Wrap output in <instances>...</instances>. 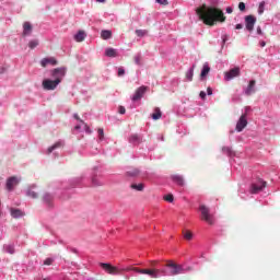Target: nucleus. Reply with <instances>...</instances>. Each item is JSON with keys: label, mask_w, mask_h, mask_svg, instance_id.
Listing matches in <instances>:
<instances>
[{"label": "nucleus", "mask_w": 280, "mask_h": 280, "mask_svg": "<svg viewBox=\"0 0 280 280\" xmlns=\"http://www.w3.org/2000/svg\"><path fill=\"white\" fill-rule=\"evenodd\" d=\"M101 268H103V270H105L107 275H121L122 272H130V270H132L133 272H138V275H148L149 277H151V279H159L160 277L167 276V271L159 268H152V269H141L137 267L118 268L116 266H113L106 262H101Z\"/></svg>", "instance_id": "nucleus-1"}, {"label": "nucleus", "mask_w": 280, "mask_h": 280, "mask_svg": "<svg viewBox=\"0 0 280 280\" xmlns=\"http://www.w3.org/2000/svg\"><path fill=\"white\" fill-rule=\"evenodd\" d=\"M196 13L199 16V21H202L205 25H209L210 27H213L215 23H224V21H226L224 12L215 7H207V4H202L196 9Z\"/></svg>", "instance_id": "nucleus-2"}, {"label": "nucleus", "mask_w": 280, "mask_h": 280, "mask_svg": "<svg viewBox=\"0 0 280 280\" xmlns=\"http://www.w3.org/2000/svg\"><path fill=\"white\" fill-rule=\"evenodd\" d=\"M165 268H168V276L176 277L177 275H185V267L183 265H178L172 260H170Z\"/></svg>", "instance_id": "nucleus-3"}, {"label": "nucleus", "mask_w": 280, "mask_h": 280, "mask_svg": "<svg viewBox=\"0 0 280 280\" xmlns=\"http://www.w3.org/2000/svg\"><path fill=\"white\" fill-rule=\"evenodd\" d=\"M58 84H60V80L46 79L43 81L42 86L45 91H55V89L58 88Z\"/></svg>", "instance_id": "nucleus-4"}, {"label": "nucleus", "mask_w": 280, "mask_h": 280, "mask_svg": "<svg viewBox=\"0 0 280 280\" xmlns=\"http://www.w3.org/2000/svg\"><path fill=\"white\" fill-rule=\"evenodd\" d=\"M240 67L232 68L229 71L224 72V79L226 80V82H230V80H233L234 78H240Z\"/></svg>", "instance_id": "nucleus-5"}, {"label": "nucleus", "mask_w": 280, "mask_h": 280, "mask_svg": "<svg viewBox=\"0 0 280 280\" xmlns=\"http://www.w3.org/2000/svg\"><path fill=\"white\" fill-rule=\"evenodd\" d=\"M51 75L52 78H55V80H59V84H60V82H62V78L67 75V68L66 67L56 68L51 71Z\"/></svg>", "instance_id": "nucleus-6"}, {"label": "nucleus", "mask_w": 280, "mask_h": 280, "mask_svg": "<svg viewBox=\"0 0 280 280\" xmlns=\"http://www.w3.org/2000/svg\"><path fill=\"white\" fill-rule=\"evenodd\" d=\"M199 210L201 211V219L208 224H213V217L209 213V208L200 206Z\"/></svg>", "instance_id": "nucleus-7"}, {"label": "nucleus", "mask_w": 280, "mask_h": 280, "mask_svg": "<svg viewBox=\"0 0 280 280\" xmlns=\"http://www.w3.org/2000/svg\"><path fill=\"white\" fill-rule=\"evenodd\" d=\"M255 23H257V18H255V15L245 16V27L247 32H253V30H255Z\"/></svg>", "instance_id": "nucleus-8"}, {"label": "nucleus", "mask_w": 280, "mask_h": 280, "mask_svg": "<svg viewBox=\"0 0 280 280\" xmlns=\"http://www.w3.org/2000/svg\"><path fill=\"white\" fill-rule=\"evenodd\" d=\"M19 183H21V179L19 177L11 176L7 179L5 187L9 191H14V188L16 187V185H19Z\"/></svg>", "instance_id": "nucleus-9"}, {"label": "nucleus", "mask_w": 280, "mask_h": 280, "mask_svg": "<svg viewBox=\"0 0 280 280\" xmlns=\"http://www.w3.org/2000/svg\"><path fill=\"white\" fill-rule=\"evenodd\" d=\"M267 183L259 179L257 183L252 184L250 186V194H259V191H262V189H266Z\"/></svg>", "instance_id": "nucleus-10"}, {"label": "nucleus", "mask_w": 280, "mask_h": 280, "mask_svg": "<svg viewBox=\"0 0 280 280\" xmlns=\"http://www.w3.org/2000/svg\"><path fill=\"white\" fill-rule=\"evenodd\" d=\"M148 86L142 85L140 88H138L133 94V96L131 97L132 102H139V100H141V97H143V95H145L147 91H148Z\"/></svg>", "instance_id": "nucleus-11"}, {"label": "nucleus", "mask_w": 280, "mask_h": 280, "mask_svg": "<svg viewBox=\"0 0 280 280\" xmlns=\"http://www.w3.org/2000/svg\"><path fill=\"white\" fill-rule=\"evenodd\" d=\"M246 126H248V120L246 119V114H243L236 124V131L242 132Z\"/></svg>", "instance_id": "nucleus-12"}, {"label": "nucleus", "mask_w": 280, "mask_h": 280, "mask_svg": "<svg viewBox=\"0 0 280 280\" xmlns=\"http://www.w3.org/2000/svg\"><path fill=\"white\" fill-rule=\"evenodd\" d=\"M42 67H47V65H52V67H56V65H58V60H56V58L50 57V58H44L40 61Z\"/></svg>", "instance_id": "nucleus-13"}, {"label": "nucleus", "mask_w": 280, "mask_h": 280, "mask_svg": "<svg viewBox=\"0 0 280 280\" xmlns=\"http://www.w3.org/2000/svg\"><path fill=\"white\" fill-rule=\"evenodd\" d=\"M255 84H257V81L255 80L249 81V84L245 90L246 95H253V93H255Z\"/></svg>", "instance_id": "nucleus-14"}, {"label": "nucleus", "mask_w": 280, "mask_h": 280, "mask_svg": "<svg viewBox=\"0 0 280 280\" xmlns=\"http://www.w3.org/2000/svg\"><path fill=\"white\" fill-rule=\"evenodd\" d=\"M30 34H32V24L30 22H24L23 36H30Z\"/></svg>", "instance_id": "nucleus-15"}, {"label": "nucleus", "mask_w": 280, "mask_h": 280, "mask_svg": "<svg viewBox=\"0 0 280 280\" xmlns=\"http://www.w3.org/2000/svg\"><path fill=\"white\" fill-rule=\"evenodd\" d=\"M172 180H173V183H176L180 187H183L185 185V180L183 179V176H180V175H173Z\"/></svg>", "instance_id": "nucleus-16"}, {"label": "nucleus", "mask_w": 280, "mask_h": 280, "mask_svg": "<svg viewBox=\"0 0 280 280\" xmlns=\"http://www.w3.org/2000/svg\"><path fill=\"white\" fill-rule=\"evenodd\" d=\"M84 38H86V33H84V31H79L78 34L74 35L77 43H82Z\"/></svg>", "instance_id": "nucleus-17"}, {"label": "nucleus", "mask_w": 280, "mask_h": 280, "mask_svg": "<svg viewBox=\"0 0 280 280\" xmlns=\"http://www.w3.org/2000/svg\"><path fill=\"white\" fill-rule=\"evenodd\" d=\"M162 116H163V113L161 112V108H159V107H155L154 113L151 115L152 119H154L155 121L161 119Z\"/></svg>", "instance_id": "nucleus-18"}, {"label": "nucleus", "mask_w": 280, "mask_h": 280, "mask_svg": "<svg viewBox=\"0 0 280 280\" xmlns=\"http://www.w3.org/2000/svg\"><path fill=\"white\" fill-rule=\"evenodd\" d=\"M11 215L12 218H23V211H21V209H14V208H11Z\"/></svg>", "instance_id": "nucleus-19"}, {"label": "nucleus", "mask_w": 280, "mask_h": 280, "mask_svg": "<svg viewBox=\"0 0 280 280\" xmlns=\"http://www.w3.org/2000/svg\"><path fill=\"white\" fill-rule=\"evenodd\" d=\"M105 56H107L108 58H116L117 57V50H115V48H107L105 50Z\"/></svg>", "instance_id": "nucleus-20"}, {"label": "nucleus", "mask_w": 280, "mask_h": 280, "mask_svg": "<svg viewBox=\"0 0 280 280\" xmlns=\"http://www.w3.org/2000/svg\"><path fill=\"white\" fill-rule=\"evenodd\" d=\"M101 38H103V40H108L109 38H113V32L102 31L101 32Z\"/></svg>", "instance_id": "nucleus-21"}, {"label": "nucleus", "mask_w": 280, "mask_h": 280, "mask_svg": "<svg viewBox=\"0 0 280 280\" xmlns=\"http://www.w3.org/2000/svg\"><path fill=\"white\" fill-rule=\"evenodd\" d=\"M209 71H211L209 63H205L200 73L201 78H207V75H209Z\"/></svg>", "instance_id": "nucleus-22"}, {"label": "nucleus", "mask_w": 280, "mask_h": 280, "mask_svg": "<svg viewBox=\"0 0 280 280\" xmlns=\"http://www.w3.org/2000/svg\"><path fill=\"white\" fill-rule=\"evenodd\" d=\"M183 236L186 238L188 242L194 238V234L189 230H184L183 231Z\"/></svg>", "instance_id": "nucleus-23"}, {"label": "nucleus", "mask_w": 280, "mask_h": 280, "mask_svg": "<svg viewBox=\"0 0 280 280\" xmlns=\"http://www.w3.org/2000/svg\"><path fill=\"white\" fill-rule=\"evenodd\" d=\"M62 147V142H57L55 143L54 145L49 147L47 149V154H51V152L58 148H61Z\"/></svg>", "instance_id": "nucleus-24"}, {"label": "nucleus", "mask_w": 280, "mask_h": 280, "mask_svg": "<svg viewBox=\"0 0 280 280\" xmlns=\"http://www.w3.org/2000/svg\"><path fill=\"white\" fill-rule=\"evenodd\" d=\"M130 143H141V138L139 137V135H132L129 138Z\"/></svg>", "instance_id": "nucleus-25"}, {"label": "nucleus", "mask_w": 280, "mask_h": 280, "mask_svg": "<svg viewBox=\"0 0 280 280\" xmlns=\"http://www.w3.org/2000/svg\"><path fill=\"white\" fill-rule=\"evenodd\" d=\"M144 187L143 184H131V189H136V191H143Z\"/></svg>", "instance_id": "nucleus-26"}, {"label": "nucleus", "mask_w": 280, "mask_h": 280, "mask_svg": "<svg viewBox=\"0 0 280 280\" xmlns=\"http://www.w3.org/2000/svg\"><path fill=\"white\" fill-rule=\"evenodd\" d=\"M186 79L188 82H191V80H194V68H190L187 72H186Z\"/></svg>", "instance_id": "nucleus-27"}, {"label": "nucleus", "mask_w": 280, "mask_h": 280, "mask_svg": "<svg viewBox=\"0 0 280 280\" xmlns=\"http://www.w3.org/2000/svg\"><path fill=\"white\" fill-rule=\"evenodd\" d=\"M30 49H36L38 47V39H33L28 43Z\"/></svg>", "instance_id": "nucleus-28"}, {"label": "nucleus", "mask_w": 280, "mask_h": 280, "mask_svg": "<svg viewBox=\"0 0 280 280\" xmlns=\"http://www.w3.org/2000/svg\"><path fill=\"white\" fill-rule=\"evenodd\" d=\"M54 200V197H51V195L46 194L44 196V202H46V205H51V201Z\"/></svg>", "instance_id": "nucleus-29"}, {"label": "nucleus", "mask_w": 280, "mask_h": 280, "mask_svg": "<svg viewBox=\"0 0 280 280\" xmlns=\"http://www.w3.org/2000/svg\"><path fill=\"white\" fill-rule=\"evenodd\" d=\"M4 250L5 253H9V255H14V245H7Z\"/></svg>", "instance_id": "nucleus-30"}, {"label": "nucleus", "mask_w": 280, "mask_h": 280, "mask_svg": "<svg viewBox=\"0 0 280 280\" xmlns=\"http://www.w3.org/2000/svg\"><path fill=\"white\" fill-rule=\"evenodd\" d=\"M266 10V2L262 1L259 3V7H258V14H264V11Z\"/></svg>", "instance_id": "nucleus-31"}, {"label": "nucleus", "mask_w": 280, "mask_h": 280, "mask_svg": "<svg viewBox=\"0 0 280 280\" xmlns=\"http://www.w3.org/2000/svg\"><path fill=\"white\" fill-rule=\"evenodd\" d=\"M27 196H28L30 198L36 199V198H38V192H36V191L30 189V190L27 191Z\"/></svg>", "instance_id": "nucleus-32"}, {"label": "nucleus", "mask_w": 280, "mask_h": 280, "mask_svg": "<svg viewBox=\"0 0 280 280\" xmlns=\"http://www.w3.org/2000/svg\"><path fill=\"white\" fill-rule=\"evenodd\" d=\"M164 200L166 202H174V195H166V196H164Z\"/></svg>", "instance_id": "nucleus-33"}, {"label": "nucleus", "mask_w": 280, "mask_h": 280, "mask_svg": "<svg viewBox=\"0 0 280 280\" xmlns=\"http://www.w3.org/2000/svg\"><path fill=\"white\" fill-rule=\"evenodd\" d=\"M136 34H137V36H145V34H148V32L147 31H143V30H136Z\"/></svg>", "instance_id": "nucleus-34"}, {"label": "nucleus", "mask_w": 280, "mask_h": 280, "mask_svg": "<svg viewBox=\"0 0 280 280\" xmlns=\"http://www.w3.org/2000/svg\"><path fill=\"white\" fill-rule=\"evenodd\" d=\"M129 176H139V168H135L133 171L128 172Z\"/></svg>", "instance_id": "nucleus-35"}, {"label": "nucleus", "mask_w": 280, "mask_h": 280, "mask_svg": "<svg viewBox=\"0 0 280 280\" xmlns=\"http://www.w3.org/2000/svg\"><path fill=\"white\" fill-rule=\"evenodd\" d=\"M238 10H241V12H244V10H246V3L240 2L238 3Z\"/></svg>", "instance_id": "nucleus-36"}, {"label": "nucleus", "mask_w": 280, "mask_h": 280, "mask_svg": "<svg viewBox=\"0 0 280 280\" xmlns=\"http://www.w3.org/2000/svg\"><path fill=\"white\" fill-rule=\"evenodd\" d=\"M51 264H54V259H51V258H47V259L44 261V265H45V266H51Z\"/></svg>", "instance_id": "nucleus-37"}, {"label": "nucleus", "mask_w": 280, "mask_h": 280, "mask_svg": "<svg viewBox=\"0 0 280 280\" xmlns=\"http://www.w3.org/2000/svg\"><path fill=\"white\" fill-rule=\"evenodd\" d=\"M158 3H160V5H168V1L167 0H156Z\"/></svg>", "instance_id": "nucleus-38"}, {"label": "nucleus", "mask_w": 280, "mask_h": 280, "mask_svg": "<svg viewBox=\"0 0 280 280\" xmlns=\"http://www.w3.org/2000/svg\"><path fill=\"white\" fill-rule=\"evenodd\" d=\"M98 137H100L101 141H102V139H104V129H102V128L98 129Z\"/></svg>", "instance_id": "nucleus-39"}, {"label": "nucleus", "mask_w": 280, "mask_h": 280, "mask_svg": "<svg viewBox=\"0 0 280 280\" xmlns=\"http://www.w3.org/2000/svg\"><path fill=\"white\" fill-rule=\"evenodd\" d=\"M135 62H136V65H141V56L140 55L135 57Z\"/></svg>", "instance_id": "nucleus-40"}, {"label": "nucleus", "mask_w": 280, "mask_h": 280, "mask_svg": "<svg viewBox=\"0 0 280 280\" xmlns=\"http://www.w3.org/2000/svg\"><path fill=\"white\" fill-rule=\"evenodd\" d=\"M84 125V130L85 132H88L89 135H91V127H89V125L86 122L83 124Z\"/></svg>", "instance_id": "nucleus-41"}, {"label": "nucleus", "mask_w": 280, "mask_h": 280, "mask_svg": "<svg viewBox=\"0 0 280 280\" xmlns=\"http://www.w3.org/2000/svg\"><path fill=\"white\" fill-rule=\"evenodd\" d=\"M222 151L225 152V154H231V152H232L231 148H229V147H223Z\"/></svg>", "instance_id": "nucleus-42"}, {"label": "nucleus", "mask_w": 280, "mask_h": 280, "mask_svg": "<svg viewBox=\"0 0 280 280\" xmlns=\"http://www.w3.org/2000/svg\"><path fill=\"white\" fill-rule=\"evenodd\" d=\"M119 114L120 115H126V107L119 106Z\"/></svg>", "instance_id": "nucleus-43"}, {"label": "nucleus", "mask_w": 280, "mask_h": 280, "mask_svg": "<svg viewBox=\"0 0 280 280\" xmlns=\"http://www.w3.org/2000/svg\"><path fill=\"white\" fill-rule=\"evenodd\" d=\"M199 97H201V100H206L207 93H206L205 91H201V92L199 93Z\"/></svg>", "instance_id": "nucleus-44"}, {"label": "nucleus", "mask_w": 280, "mask_h": 280, "mask_svg": "<svg viewBox=\"0 0 280 280\" xmlns=\"http://www.w3.org/2000/svg\"><path fill=\"white\" fill-rule=\"evenodd\" d=\"M226 40H229V35H223L222 36L223 46L226 44Z\"/></svg>", "instance_id": "nucleus-45"}, {"label": "nucleus", "mask_w": 280, "mask_h": 280, "mask_svg": "<svg viewBox=\"0 0 280 280\" xmlns=\"http://www.w3.org/2000/svg\"><path fill=\"white\" fill-rule=\"evenodd\" d=\"M126 73V70H124V68H119L118 69V75L121 77Z\"/></svg>", "instance_id": "nucleus-46"}, {"label": "nucleus", "mask_w": 280, "mask_h": 280, "mask_svg": "<svg viewBox=\"0 0 280 280\" xmlns=\"http://www.w3.org/2000/svg\"><path fill=\"white\" fill-rule=\"evenodd\" d=\"M74 119L80 121V124H84V120L80 119V116L78 114H74Z\"/></svg>", "instance_id": "nucleus-47"}, {"label": "nucleus", "mask_w": 280, "mask_h": 280, "mask_svg": "<svg viewBox=\"0 0 280 280\" xmlns=\"http://www.w3.org/2000/svg\"><path fill=\"white\" fill-rule=\"evenodd\" d=\"M226 12H228V14H233V8L228 7V8H226Z\"/></svg>", "instance_id": "nucleus-48"}, {"label": "nucleus", "mask_w": 280, "mask_h": 280, "mask_svg": "<svg viewBox=\"0 0 280 280\" xmlns=\"http://www.w3.org/2000/svg\"><path fill=\"white\" fill-rule=\"evenodd\" d=\"M208 95H213V90L211 88H207Z\"/></svg>", "instance_id": "nucleus-49"}, {"label": "nucleus", "mask_w": 280, "mask_h": 280, "mask_svg": "<svg viewBox=\"0 0 280 280\" xmlns=\"http://www.w3.org/2000/svg\"><path fill=\"white\" fill-rule=\"evenodd\" d=\"M244 28V25H242V24H236L235 25V30H243Z\"/></svg>", "instance_id": "nucleus-50"}, {"label": "nucleus", "mask_w": 280, "mask_h": 280, "mask_svg": "<svg viewBox=\"0 0 280 280\" xmlns=\"http://www.w3.org/2000/svg\"><path fill=\"white\" fill-rule=\"evenodd\" d=\"M257 34H259V35L264 34V32L261 31V26L257 27Z\"/></svg>", "instance_id": "nucleus-51"}, {"label": "nucleus", "mask_w": 280, "mask_h": 280, "mask_svg": "<svg viewBox=\"0 0 280 280\" xmlns=\"http://www.w3.org/2000/svg\"><path fill=\"white\" fill-rule=\"evenodd\" d=\"M80 128H82L80 125H77L75 127H74V130H80Z\"/></svg>", "instance_id": "nucleus-52"}, {"label": "nucleus", "mask_w": 280, "mask_h": 280, "mask_svg": "<svg viewBox=\"0 0 280 280\" xmlns=\"http://www.w3.org/2000/svg\"><path fill=\"white\" fill-rule=\"evenodd\" d=\"M266 45V42H260V47H264Z\"/></svg>", "instance_id": "nucleus-53"}, {"label": "nucleus", "mask_w": 280, "mask_h": 280, "mask_svg": "<svg viewBox=\"0 0 280 280\" xmlns=\"http://www.w3.org/2000/svg\"><path fill=\"white\" fill-rule=\"evenodd\" d=\"M151 266H153V267L156 266V261H155V260L152 261V262H151Z\"/></svg>", "instance_id": "nucleus-54"}, {"label": "nucleus", "mask_w": 280, "mask_h": 280, "mask_svg": "<svg viewBox=\"0 0 280 280\" xmlns=\"http://www.w3.org/2000/svg\"><path fill=\"white\" fill-rule=\"evenodd\" d=\"M98 3H104L106 0H96Z\"/></svg>", "instance_id": "nucleus-55"}, {"label": "nucleus", "mask_w": 280, "mask_h": 280, "mask_svg": "<svg viewBox=\"0 0 280 280\" xmlns=\"http://www.w3.org/2000/svg\"><path fill=\"white\" fill-rule=\"evenodd\" d=\"M93 183H94V185H100V184L95 183V179H93Z\"/></svg>", "instance_id": "nucleus-56"}]
</instances>
